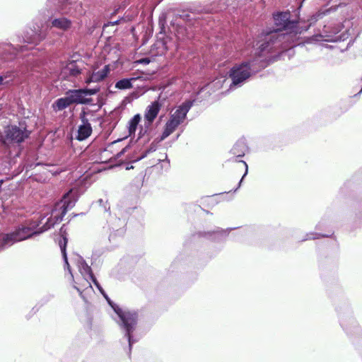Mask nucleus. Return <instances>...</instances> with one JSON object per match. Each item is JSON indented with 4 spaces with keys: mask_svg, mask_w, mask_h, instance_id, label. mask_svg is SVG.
I'll use <instances>...</instances> for the list:
<instances>
[{
    "mask_svg": "<svg viewBox=\"0 0 362 362\" xmlns=\"http://www.w3.org/2000/svg\"><path fill=\"white\" fill-rule=\"evenodd\" d=\"M76 202V192L71 189L63 196L60 201L54 204L50 211L49 216L47 218L45 216L41 219L40 223L42 224L41 228L37 229V225L34 223H30L28 226H21L15 231L11 233L10 235L13 238L14 243L25 240L34 234H40L54 227L56 223L62 220L67 211L74 206Z\"/></svg>",
    "mask_w": 362,
    "mask_h": 362,
    "instance_id": "nucleus-1",
    "label": "nucleus"
},
{
    "mask_svg": "<svg viewBox=\"0 0 362 362\" xmlns=\"http://www.w3.org/2000/svg\"><path fill=\"white\" fill-rule=\"evenodd\" d=\"M76 202V192L71 189L63 196L60 201L54 204L50 211L49 216L47 218L45 216L41 219L40 223L42 224L41 228L37 229V225L34 223H30L28 226H21L15 231L11 233L10 235L13 238L14 243L25 240L34 234H40L54 227L56 223L62 220L67 211L74 206Z\"/></svg>",
    "mask_w": 362,
    "mask_h": 362,
    "instance_id": "nucleus-2",
    "label": "nucleus"
},
{
    "mask_svg": "<svg viewBox=\"0 0 362 362\" xmlns=\"http://www.w3.org/2000/svg\"><path fill=\"white\" fill-rule=\"evenodd\" d=\"M290 13L281 12L274 16L275 25L279 27L275 31L271 32L265 37L264 41L259 47V52H270L273 48L279 46V43L287 37L289 33H301L297 29V22L290 21Z\"/></svg>",
    "mask_w": 362,
    "mask_h": 362,
    "instance_id": "nucleus-3",
    "label": "nucleus"
},
{
    "mask_svg": "<svg viewBox=\"0 0 362 362\" xmlns=\"http://www.w3.org/2000/svg\"><path fill=\"white\" fill-rule=\"evenodd\" d=\"M192 106V102L189 100L185 102L177 108V110L170 115V119L165 124V127L160 141L164 140L170 136L176 129V128L185 121L187 114Z\"/></svg>",
    "mask_w": 362,
    "mask_h": 362,
    "instance_id": "nucleus-4",
    "label": "nucleus"
},
{
    "mask_svg": "<svg viewBox=\"0 0 362 362\" xmlns=\"http://www.w3.org/2000/svg\"><path fill=\"white\" fill-rule=\"evenodd\" d=\"M253 62H243L240 64L235 65L229 72V77L231 78L230 89L240 87L251 76V66Z\"/></svg>",
    "mask_w": 362,
    "mask_h": 362,
    "instance_id": "nucleus-5",
    "label": "nucleus"
},
{
    "mask_svg": "<svg viewBox=\"0 0 362 362\" xmlns=\"http://www.w3.org/2000/svg\"><path fill=\"white\" fill-rule=\"evenodd\" d=\"M115 313L118 315L122 321V325L126 331L125 336L129 342V348L131 349L134 341L132 337V333L135 329L137 322V315L135 312L123 311L121 308H114Z\"/></svg>",
    "mask_w": 362,
    "mask_h": 362,
    "instance_id": "nucleus-6",
    "label": "nucleus"
},
{
    "mask_svg": "<svg viewBox=\"0 0 362 362\" xmlns=\"http://www.w3.org/2000/svg\"><path fill=\"white\" fill-rule=\"evenodd\" d=\"M77 267L79 272L82 275L84 283L82 284V287L84 288H92L91 282L92 281L95 286L98 288L100 292L104 296V297L108 300L107 296L105 293L103 288L100 286V284L98 282L96 279L94 277L91 268L86 264L84 259L81 257H77Z\"/></svg>",
    "mask_w": 362,
    "mask_h": 362,
    "instance_id": "nucleus-7",
    "label": "nucleus"
},
{
    "mask_svg": "<svg viewBox=\"0 0 362 362\" xmlns=\"http://www.w3.org/2000/svg\"><path fill=\"white\" fill-rule=\"evenodd\" d=\"M98 91L97 88L74 89L68 90L66 95L72 104H88L92 102L88 96L96 94Z\"/></svg>",
    "mask_w": 362,
    "mask_h": 362,
    "instance_id": "nucleus-8",
    "label": "nucleus"
},
{
    "mask_svg": "<svg viewBox=\"0 0 362 362\" xmlns=\"http://www.w3.org/2000/svg\"><path fill=\"white\" fill-rule=\"evenodd\" d=\"M6 139L10 141L21 143L25 139L28 137L30 132L26 129L23 125L8 126L6 128L5 131Z\"/></svg>",
    "mask_w": 362,
    "mask_h": 362,
    "instance_id": "nucleus-9",
    "label": "nucleus"
},
{
    "mask_svg": "<svg viewBox=\"0 0 362 362\" xmlns=\"http://www.w3.org/2000/svg\"><path fill=\"white\" fill-rule=\"evenodd\" d=\"M110 71V66L105 65L101 69L93 66L91 71L86 73L84 82L86 84L91 83H98L103 81Z\"/></svg>",
    "mask_w": 362,
    "mask_h": 362,
    "instance_id": "nucleus-10",
    "label": "nucleus"
},
{
    "mask_svg": "<svg viewBox=\"0 0 362 362\" xmlns=\"http://www.w3.org/2000/svg\"><path fill=\"white\" fill-rule=\"evenodd\" d=\"M46 34L38 26H34L27 30L23 37V41L28 44L37 45L45 38Z\"/></svg>",
    "mask_w": 362,
    "mask_h": 362,
    "instance_id": "nucleus-11",
    "label": "nucleus"
},
{
    "mask_svg": "<svg viewBox=\"0 0 362 362\" xmlns=\"http://www.w3.org/2000/svg\"><path fill=\"white\" fill-rule=\"evenodd\" d=\"M86 115L85 112H81L80 115L81 124L78 126V134L76 136V139L79 141L86 139L92 133L91 125L86 118Z\"/></svg>",
    "mask_w": 362,
    "mask_h": 362,
    "instance_id": "nucleus-12",
    "label": "nucleus"
},
{
    "mask_svg": "<svg viewBox=\"0 0 362 362\" xmlns=\"http://www.w3.org/2000/svg\"><path fill=\"white\" fill-rule=\"evenodd\" d=\"M161 104L156 100L153 102L150 105H148L146 108L144 118L147 121V125L149 126L157 117L160 110Z\"/></svg>",
    "mask_w": 362,
    "mask_h": 362,
    "instance_id": "nucleus-13",
    "label": "nucleus"
},
{
    "mask_svg": "<svg viewBox=\"0 0 362 362\" xmlns=\"http://www.w3.org/2000/svg\"><path fill=\"white\" fill-rule=\"evenodd\" d=\"M60 232L62 233V240H61L59 241V245L60 250H61V252H62V254L63 256V259L64 261L65 268H66L68 269L69 272L70 273L71 277L74 279V276H73V274L70 269V265L68 262L66 252V244H67L68 240H67L66 235L65 234V230H64V227L61 228Z\"/></svg>",
    "mask_w": 362,
    "mask_h": 362,
    "instance_id": "nucleus-14",
    "label": "nucleus"
},
{
    "mask_svg": "<svg viewBox=\"0 0 362 362\" xmlns=\"http://www.w3.org/2000/svg\"><path fill=\"white\" fill-rule=\"evenodd\" d=\"M81 73V69L74 62L67 64L62 70L61 75L66 78L71 76H77Z\"/></svg>",
    "mask_w": 362,
    "mask_h": 362,
    "instance_id": "nucleus-15",
    "label": "nucleus"
},
{
    "mask_svg": "<svg viewBox=\"0 0 362 362\" xmlns=\"http://www.w3.org/2000/svg\"><path fill=\"white\" fill-rule=\"evenodd\" d=\"M72 25L71 20L66 17H59L54 18L51 21V26L63 31L69 30Z\"/></svg>",
    "mask_w": 362,
    "mask_h": 362,
    "instance_id": "nucleus-16",
    "label": "nucleus"
},
{
    "mask_svg": "<svg viewBox=\"0 0 362 362\" xmlns=\"http://www.w3.org/2000/svg\"><path fill=\"white\" fill-rule=\"evenodd\" d=\"M72 105L68 95L55 100L52 104V108L55 112L62 111Z\"/></svg>",
    "mask_w": 362,
    "mask_h": 362,
    "instance_id": "nucleus-17",
    "label": "nucleus"
},
{
    "mask_svg": "<svg viewBox=\"0 0 362 362\" xmlns=\"http://www.w3.org/2000/svg\"><path fill=\"white\" fill-rule=\"evenodd\" d=\"M247 151V146L243 141L237 142L230 150V153L234 157H243Z\"/></svg>",
    "mask_w": 362,
    "mask_h": 362,
    "instance_id": "nucleus-18",
    "label": "nucleus"
},
{
    "mask_svg": "<svg viewBox=\"0 0 362 362\" xmlns=\"http://www.w3.org/2000/svg\"><path fill=\"white\" fill-rule=\"evenodd\" d=\"M14 244L12 236L10 233L0 234V252L9 247Z\"/></svg>",
    "mask_w": 362,
    "mask_h": 362,
    "instance_id": "nucleus-19",
    "label": "nucleus"
},
{
    "mask_svg": "<svg viewBox=\"0 0 362 362\" xmlns=\"http://www.w3.org/2000/svg\"><path fill=\"white\" fill-rule=\"evenodd\" d=\"M315 41L337 42L339 37L336 35L327 34L325 31L323 34L316 35L313 37Z\"/></svg>",
    "mask_w": 362,
    "mask_h": 362,
    "instance_id": "nucleus-20",
    "label": "nucleus"
},
{
    "mask_svg": "<svg viewBox=\"0 0 362 362\" xmlns=\"http://www.w3.org/2000/svg\"><path fill=\"white\" fill-rule=\"evenodd\" d=\"M141 121V116L139 114L134 115L128 123V130L129 136L134 134L137 126Z\"/></svg>",
    "mask_w": 362,
    "mask_h": 362,
    "instance_id": "nucleus-21",
    "label": "nucleus"
},
{
    "mask_svg": "<svg viewBox=\"0 0 362 362\" xmlns=\"http://www.w3.org/2000/svg\"><path fill=\"white\" fill-rule=\"evenodd\" d=\"M134 80V78L121 79L115 83V88L119 90L129 89L132 87V82Z\"/></svg>",
    "mask_w": 362,
    "mask_h": 362,
    "instance_id": "nucleus-22",
    "label": "nucleus"
},
{
    "mask_svg": "<svg viewBox=\"0 0 362 362\" xmlns=\"http://www.w3.org/2000/svg\"><path fill=\"white\" fill-rule=\"evenodd\" d=\"M226 81V79L223 78H216L214 81H212L211 83L208 85V86L211 88H220L222 87L223 83Z\"/></svg>",
    "mask_w": 362,
    "mask_h": 362,
    "instance_id": "nucleus-23",
    "label": "nucleus"
},
{
    "mask_svg": "<svg viewBox=\"0 0 362 362\" xmlns=\"http://www.w3.org/2000/svg\"><path fill=\"white\" fill-rule=\"evenodd\" d=\"M156 150V146L153 144H152L151 145V146L149 147V148L145 152V153L144 155H142L141 157H139L138 160H141L142 158H144V157H146L147 156L148 153H149L150 152H153Z\"/></svg>",
    "mask_w": 362,
    "mask_h": 362,
    "instance_id": "nucleus-24",
    "label": "nucleus"
},
{
    "mask_svg": "<svg viewBox=\"0 0 362 362\" xmlns=\"http://www.w3.org/2000/svg\"><path fill=\"white\" fill-rule=\"evenodd\" d=\"M242 162L243 163L244 165L245 166V173L244 175L243 176L242 179L240 180V182H239V185H238V186H240V184H241V182H242V181H243V179L244 178V177H245V176L247 175V163H246L245 161H242Z\"/></svg>",
    "mask_w": 362,
    "mask_h": 362,
    "instance_id": "nucleus-25",
    "label": "nucleus"
},
{
    "mask_svg": "<svg viewBox=\"0 0 362 362\" xmlns=\"http://www.w3.org/2000/svg\"><path fill=\"white\" fill-rule=\"evenodd\" d=\"M11 49L13 51H14V50H16V48H14V47H13L11 46H8L7 50L10 52V51H11Z\"/></svg>",
    "mask_w": 362,
    "mask_h": 362,
    "instance_id": "nucleus-26",
    "label": "nucleus"
},
{
    "mask_svg": "<svg viewBox=\"0 0 362 362\" xmlns=\"http://www.w3.org/2000/svg\"><path fill=\"white\" fill-rule=\"evenodd\" d=\"M4 78V77L0 76V85L3 84Z\"/></svg>",
    "mask_w": 362,
    "mask_h": 362,
    "instance_id": "nucleus-27",
    "label": "nucleus"
},
{
    "mask_svg": "<svg viewBox=\"0 0 362 362\" xmlns=\"http://www.w3.org/2000/svg\"><path fill=\"white\" fill-rule=\"evenodd\" d=\"M74 288H76L80 293H81V288L79 287H78L76 285H74Z\"/></svg>",
    "mask_w": 362,
    "mask_h": 362,
    "instance_id": "nucleus-28",
    "label": "nucleus"
},
{
    "mask_svg": "<svg viewBox=\"0 0 362 362\" xmlns=\"http://www.w3.org/2000/svg\"><path fill=\"white\" fill-rule=\"evenodd\" d=\"M141 62H144V63H146V64L149 62V61L147 59H142Z\"/></svg>",
    "mask_w": 362,
    "mask_h": 362,
    "instance_id": "nucleus-29",
    "label": "nucleus"
},
{
    "mask_svg": "<svg viewBox=\"0 0 362 362\" xmlns=\"http://www.w3.org/2000/svg\"><path fill=\"white\" fill-rule=\"evenodd\" d=\"M110 306H112V307L113 308V309H114L115 308H119L118 306H113V305H112V304H111V303H110Z\"/></svg>",
    "mask_w": 362,
    "mask_h": 362,
    "instance_id": "nucleus-30",
    "label": "nucleus"
},
{
    "mask_svg": "<svg viewBox=\"0 0 362 362\" xmlns=\"http://www.w3.org/2000/svg\"><path fill=\"white\" fill-rule=\"evenodd\" d=\"M362 92V88H361V90H360L359 93H361Z\"/></svg>",
    "mask_w": 362,
    "mask_h": 362,
    "instance_id": "nucleus-31",
    "label": "nucleus"
}]
</instances>
